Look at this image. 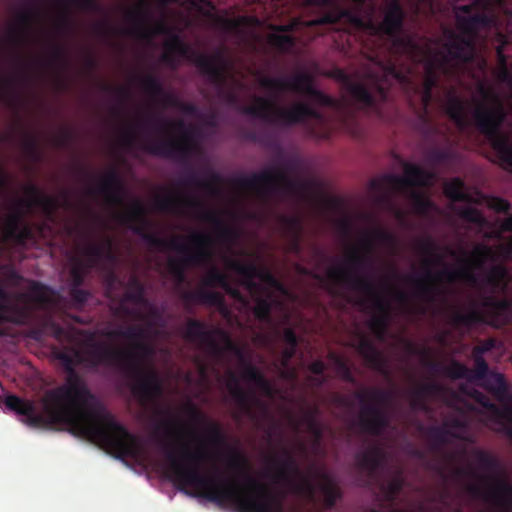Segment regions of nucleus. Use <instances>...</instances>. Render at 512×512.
<instances>
[{
    "label": "nucleus",
    "instance_id": "1",
    "mask_svg": "<svg viewBox=\"0 0 512 512\" xmlns=\"http://www.w3.org/2000/svg\"><path fill=\"white\" fill-rule=\"evenodd\" d=\"M85 350L72 346L54 347L52 355L67 373L65 384L49 390L42 398L43 412L37 411L31 400L16 395L5 398V406L22 416V422L32 428H46L65 425L70 433L86 438L103 447L115 458H138L142 446L137 436L117 421L115 416L102 405L94 409L85 406L93 400L84 380L76 371V366L96 368L111 366L113 358L128 359L129 351L119 350L106 342L95 339V333L88 332L84 341Z\"/></svg>",
    "mask_w": 512,
    "mask_h": 512
},
{
    "label": "nucleus",
    "instance_id": "2",
    "mask_svg": "<svg viewBox=\"0 0 512 512\" xmlns=\"http://www.w3.org/2000/svg\"><path fill=\"white\" fill-rule=\"evenodd\" d=\"M419 251L429 259L424 261L425 273L421 277L407 276L414 288V296L426 304H432L439 295V289L433 284L435 281H446L452 283L456 280H463L472 286L490 288L492 293L503 291L507 287L509 271L503 264L493 265L480 279L474 268H482L485 261L491 255V249L487 246H477L469 258L465 259L463 265L457 269H449L446 265L438 272H433L430 266L444 265V256L438 252L437 245L429 238H422L417 241Z\"/></svg>",
    "mask_w": 512,
    "mask_h": 512
},
{
    "label": "nucleus",
    "instance_id": "3",
    "mask_svg": "<svg viewBox=\"0 0 512 512\" xmlns=\"http://www.w3.org/2000/svg\"><path fill=\"white\" fill-rule=\"evenodd\" d=\"M133 233L140 236L142 240L153 248L161 250H173L182 256L179 259L170 258L168 269L170 274L179 283L186 280V268L194 265H204L211 262L213 238L210 234L202 231L192 232L187 240L188 244H182L180 236H173L164 239L155 233L148 232L149 225L146 218V209L141 201L135 200L130 208L121 217Z\"/></svg>",
    "mask_w": 512,
    "mask_h": 512
},
{
    "label": "nucleus",
    "instance_id": "4",
    "mask_svg": "<svg viewBox=\"0 0 512 512\" xmlns=\"http://www.w3.org/2000/svg\"><path fill=\"white\" fill-rule=\"evenodd\" d=\"M478 93L484 102H477L472 114L476 129L487 139L501 165L512 169V140L502 132L506 110L500 95L483 83L478 85Z\"/></svg>",
    "mask_w": 512,
    "mask_h": 512
},
{
    "label": "nucleus",
    "instance_id": "5",
    "mask_svg": "<svg viewBox=\"0 0 512 512\" xmlns=\"http://www.w3.org/2000/svg\"><path fill=\"white\" fill-rule=\"evenodd\" d=\"M343 18L358 27H365L374 35L388 38L392 45L403 53H409L416 48L412 38L403 35L406 12L399 0H390L384 10L380 22L368 20L364 22L361 17L354 15L348 9L334 8L319 17L316 24H337Z\"/></svg>",
    "mask_w": 512,
    "mask_h": 512
},
{
    "label": "nucleus",
    "instance_id": "6",
    "mask_svg": "<svg viewBox=\"0 0 512 512\" xmlns=\"http://www.w3.org/2000/svg\"><path fill=\"white\" fill-rule=\"evenodd\" d=\"M472 455L481 469L488 474L480 475L471 466L457 469L460 476L468 475L476 477L488 483L483 487L479 484H470L468 492L478 498L492 503L500 509V512H512V484L505 478V470L501 461L488 451L474 449Z\"/></svg>",
    "mask_w": 512,
    "mask_h": 512
},
{
    "label": "nucleus",
    "instance_id": "7",
    "mask_svg": "<svg viewBox=\"0 0 512 512\" xmlns=\"http://www.w3.org/2000/svg\"><path fill=\"white\" fill-rule=\"evenodd\" d=\"M293 170L291 163H285L283 168L265 169L250 176H238L232 179V185L240 190L255 191L257 196L268 201L273 195L298 196L313 188V182L291 178Z\"/></svg>",
    "mask_w": 512,
    "mask_h": 512
},
{
    "label": "nucleus",
    "instance_id": "8",
    "mask_svg": "<svg viewBox=\"0 0 512 512\" xmlns=\"http://www.w3.org/2000/svg\"><path fill=\"white\" fill-rule=\"evenodd\" d=\"M165 47L166 52L161 60L168 66L178 65L177 55L191 61L212 84L222 87L226 83L228 62L223 48H217L212 55L199 53L185 43L178 33H171Z\"/></svg>",
    "mask_w": 512,
    "mask_h": 512
},
{
    "label": "nucleus",
    "instance_id": "9",
    "mask_svg": "<svg viewBox=\"0 0 512 512\" xmlns=\"http://www.w3.org/2000/svg\"><path fill=\"white\" fill-rule=\"evenodd\" d=\"M328 277L371 299L378 315L371 318L369 328L379 340H383L389 324L390 304L381 295L375 278L370 274L351 273L343 268H330Z\"/></svg>",
    "mask_w": 512,
    "mask_h": 512
},
{
    "label": "nucleus",
    "instance_id": "10",
    "mask_svg": "<svg viewBox=\"0 0 512 512\" xmlns=\"http://www.w3.org/2000/svg\"><path fill=\"white\" fill-rule=\"evenodd\" d=\"M446 55L440 60L436 57L428 59L424 68V79L421 88V102L424 109L431 104L433 100V89L440 81V72L448 73L447 64L450 60H455L462 64L473 61L475 55V46L471 39L451 34L444 44Z\"/></svg>",
    "mask_w": 512,
    "mask_h": 512
},
{
    "label": "nucleus",
    "instance_id": "11",
    "mask_svg": "<svg viewBox=\"0 0 512 512\" xmlns=\"http://www.w3.org/2000/svg\"><path fill=\"white\" fill-rule=\"evenodd\" d=\"M242 112L267 123L284 127L306 125L310 119L317 122L324 121L323 114L308 103L297 102L291 108H283L274 99L263 96H256L254 103L243 107Z\"/></svg>",
    "mask_w": 512,
    "mask_h": 512
},
{
    "label": "nucleus",
    "instance_id": "12",
    "mask_svg": "<svg viewBox=\"0 0 512 512\" xmlns=\"http://www.w3.org/2000/svg\"><path fill=\"white\" fill-rule=\"evenodd\" d=\"M146 123L156 125L157 129L164 130L167 127L181 131L179 139L164 138L157 141H142L140 148L154 156L174 159L182 163H188L192 154L197 150V144L192 139L195 129L187 126L183 120L173 121L160 117L149 119Z\"/></svg>",
    "mask_w": 512,
    "mask_h": 512
},
{
    "label": "nucleus",
    "instance_id": "13",
    "mask_svg": "<svg viewBox=\"0 0 512 512\" xmlns=\"http://www.w3.org/2000/svg\"><path fill=\"white\" fill-rule=\"evenodd\" d=\"M361 404L359 426L362 431L372 436H380L389 427L390 418L384 406L391 402L393 393L381 388H366L355 393Z\"/></svg>",
    "mask_w": 512,
    "mask_h": 512
},
{
    "label": "nucleus",
    "instance_id": "14",
    "mask_svg": "<svg viewBox=\"0 0 512 512\" xmlns=\"http://www.w3.org/2000/svg\"><path fill=\"white\" fill-rule=\"evenodd\" d=\"M128 351L131 354L130 358H113L111 366L118 368L133 379L132 393L142 405L152 403L162 393L159 376L153 370L144 371L143 368H140L136 353Z\"/></svg>",
    "mask_w": 512,
    "mask_h": 512
},
{
    "label": "nucleus",
    "instance_id": "15",
    "mask_svg": "<svg viewBox=\"0 0 512 512\" xmlns=\"http://www.w3.org/2000/svg\"><path fill=\"white\" fill-rule=\"evenodd\" d=\"M259 85L263 89L278 95L284 91H293L310 97L316 104L325 107H336L337 101L317 89L314 86L313 78L305 72H299L289 77H269L259 78Z\"/></svg>",
    "mask_w": 512,
    "mask_h": 512
},
{
    "label": "nucleus",
    "instance_id": "16",
    "mask_svg": "<svg viewBox=\"0 0 512 512\" xmlns=\"http://www.w3.org/2000/svg\"><path fill=\"white\" fill-rule=\"evenodd\" d=\"M374 241H378L391 248H396L397 246V238L394 234L385 229L376 228L361 239L360 246L363 253H360L357 248H353L344 264L335 268L347 269L351 273H359V270H373Z\"/></svg>",
    "mask_w": 512,
    "mask_h": 512
},
{
    "label": "nucleus",
    "instance_id": "17",
    "mask_svg": "<svg viewBox=\"0 0 512 512\" xmlns=\"http://www.w3.org/2000/svg\"><path fill=\"white\" fill-rule=\"evenodd\" d=\"M435 179V174L427 171L415 164L406 163L404 165V176L395 174H385L380 180H373L372 186L379 187L381 185L401 191L408 187H427Z\"/></svg>",
    "mask_w": 512,
    "mask_h": 512
},
{
    "label": "nucleus",
    "instance_id": "18",
    "mask_svg": "<svg viewBox=\"0 0 512 512\" xmlns=\"http://www.w3.org/2000/svg\"><path fill=\"white\" fill-rule=\"evenodd\" d=\"M215 335L223 338L227 346L234 347L229 335L223 330L216 328L208 330L206 324L197 319H188L185 324L184 338L191 342H197L203 349L207 350L213 355H219L221 348Z\"/></svg>",
    "mask_w": 512,
    "mask_h": 512
},
{
    "label": "nucleus",
    "instance_id": "19",
    "mask_svg": "<svg viewBox=\"0 0 512 512\" xmlns=\"http://www.w3.org/2000/svg\"><path fill=\"white\" fill-rule=\"evenodd\" d=\"M162 449L166 455V458H167V466H166V475L167 477L173 481L178 487L179 489L181 490H184L186 493H188V495H191V492H188L186 490L187 486H182L181 484H179L178 482H176L172 476V473H171V455L174 456V458L183 466V467H186V468H189V467H192L193 465H196L198 471H200V463L203 462L204 460L207 459L208 457V453L207 451L204 449V448H199L197 450H191L189 448L188 445L186 444H181L180 445V458H178L175 454V452L166 444H163L162 445ZM201 475L202 473L199 472ZM216 473H221L220 471L218 470H215L213 473H210V474H203V476H208V475H213V474H216ZM188 487H191L195 490V492L193 493V495L195 496H198V497H201L203 498L202 496H199L198 493H197V490L195 487L193 486H189Z\"/></svg>",
    "mask_w": 512,
    "mask_h": 512
},
{
    "label": "nucleus",
    "instance_id": "20",
    "mask_svg": "<svg viewBox=\"0 0 512 512\" xmlns=\"http://www.w3.org/2000/svg\"><path fill=\"white\" fill-rule=\"evenodd\" d=\"M335 77L347 83L348 91L355 101L376 112L380 111V103L388 99V90L383 86L377 85L376 93L373 94L364 84L351 82L348 75L341 69L335 70Z\"/></svg>",
    "mask_w": 512,
    "mask_h": 512
},
{
    "label": "nucleus",
    "instance_id": "21",
    "mask_svg": "<svg viewBox=\"0 0 512 512\" xmlns=\"http://www.w3.org/2000/svg\"><path fill=\"white\" fill-rule=\"evenodd\" d=\"M89 195H101L111 205H122L125 186L116 168H110L96 187L88 189Z\"/></svg>",
    "mask_w": 512,
    "mask_h": 512
},
{
    "label": "nucleus",
    "instance_id": "22",
    "mask_svg": "<svg viewBox=\"0 0 512 512\" xmlns=\"http://www.w3.org/2000/svg\"><path fill=\"white\" fill-rule=\"evenodd\" d=\"M24 191L28 198H20L19 204L26 206L28 211L31 210L33 207H39L44 211V213L47 216L52 217L56 210L59 209L60 207H70V200L68 198L67 193L65 194L64 200L60 201L56 197L45 195L34 184L27 185Z\"/></svg>",
    "mask_w": 512,
    "mask_h": 512
},
{
    "label": "nucleus",
    "instance_id": "23",
    "mask_svg": "<svg viewBox=\"0 0 512 512\" xmlns=\"http://www.w3.org/2000/svg\"><path fill=\"white\" fill-rule=\"evenodd\" d=\"M127 16L133 25L124 30L126 35L149 40L154 34L166 35L170 39L171 33H174L163 22L157 23L153 30L149 29L145 24L144 12L140 8L129 11Z\"/></svg>",
    "mask_w": 512,
    "mask_h": 512
},
{
    "label": "nucleus",
    "instance_id": "24",
    "mask_svg": "<svg viewBox=\"0 0 512 512\" xmlns=\"http://www.w3.org/2000/svg\"><path fill=\"white\" fill-rule=\"evenodd\" d=\"M201 203L193 196L169 193L167 195H156L154 207L160 212L178 213L182 208H197Z\"/></svg>",
    "mask_w": 512,
    "mask_h": 512
},
{
    "label": "nucleus",
    "instance_id": "25",
    "mask_svg": "<svg viewBox=\"0 0 512 512\" xmlns=\"http://www.w3.org/2000/svg\"><path fill=\"white\" fill-rule=\"evenodd\" d=\"M187 413L193 422L204 424L206 426V439L211 445L223 447L226 444V437L219 423L208 420L207 417L193 404L187 406Z\"/></svg>",
    "mask_w": 512,
    "mask_h": 512
},
{
    "label": "nucleus",
    "instance_id": "26",
    "mask_svg": "<svg viewBox=\"0 0 512 512\" xmlns=\"http://www.w3.org/2000/svg\"><path fill=\"white\" fill-rule=\"evenodd\" d=\"M357 467L366 472L369 477L374 476L386 461L384 450L379 445L370 446L368 449L356 454Z\"/></svg>",
    "mask_w": 512,
    "mask_h": 512
},
{
    "label": "nucleus",
    "instance_id": "27",
    "mask_svg": "<svg viewBox=\"0 0 512 512\" xmlns=\"http://www.w3.org/2000/svg\"><path fill=\"white\" fill-rule=\"evenodd\" d=\"M35 18L36 12L33 8L22 9L17 14V27L13 26L9 29V42L16 47L22 46L27 41Z\"/></svg>",
    "mask_w": 512,
    "mask_h": 512
},
{
    "label": "nucleus",
    "instance_id": "28",
    "mask_svg": "<svg viewBox=\"0 0 512 512\" xmlns=\"http://www.w3.org/2000/svg\"><path fill=\"white\" fill-rule=\"evenodd\" d=\"M357 351L370 368L388 376L389 372L387 370L385 358L367 337L360 338Z\"/></svg>",
    "mask_w": 512,
    "mask_h": 512
},
{
    "label": "nucleus",
    "instance_id": "29",
    "mask_svg": "<svg viewBox=\"0 0 512 512\" xmlns=\"http://www.w3.org/2000/svg\"><path fill=\"white\" fill-rule=\"evenodd\" d=\"M226 387L230 396L235 400L241 410L249 413L252 404L256 402L258 397H256L254 393L248 392L242 388L238 376L232 370L227 372Z\"/></svg>",
    "mask_w": 512,
    "mask_h": 512
},
{
    "label": "nucleus",
    "instance_id": "30",
    "mask_svg": "<svg viewBox=\"0 0 512 512\" xmlns=\"http://www.w3.org/2000/svg\"><path fill=\"white\" fill-rule=\"evenodd\" d=\"M271 461L277 468L275 474L277 480L290 483L294 476L301 474L296 458L288 449H283L282 456L273 457Z\"/></svg>",
    "mask_w": 512,
    "mask_h": 512
},
{
    "label": "nucleus",
    "instance_id": "31",
    "mask_svg": "<svg viewBox=\"0 0 512 512\" xmlns=\"http://www.w3.org/2000/svg\"><path fill=\"white\" fill-rule=\"evenodd\" d=\"M221 182L222 178L217 172L208 171L207 178L203 180L192 168H189L186 175L180 180V185L201 188L216 195L219 193L218 185Z\"/></svg>",
    "mask_w": 512,
    "mask_h": 512
},
{
    "label": "nucleus",
    "instance_id": "32",
    "mask_svg": "<svg viewBox=\"0 0 512 512\" xmlns=\"http://www.w3.org/2000/svg\"><path fill=\"white\" fill-rule=\"evenodd\" d=\"M25 317L24 309L13 303L11 294L0 287V321L21 324Z\"/></svg>",
    "mask_w": 512,
    "mask_h": 512
},
{
    "label": "nucleus",
    "instance_id": "33",
    "mask_svg": "<svg viewBox=\"0 0 512 512\" xmlns=\"http://www.w3.org/2000/svg\"><path fill=\"white\" fill-rule=\"evenodd\" d=\"M272 33L267 37L269 44L282 53L289 52L295 46V38L281 33L291 32L294 24L272 25Z\"/></svg>",
    "mask_w": 512,
    "mask_h": 512
},
{
    "label": "nucleus",
    "instance_id": "34",
    "mask_svg": "<svg viewBox=\"0 0 512 512\" xmlns=\"http://www.w3.org/2000/svg\"><path fill=\"white\" fill-rule=\"evenodd\" d=\"M444 110L457 127L464 128L467 126L466 102L454 92L447 95Z\"/></svg>",
    "mask_w": 512,
    "mask_h": 512
},
{
    "label": "nucleus",
    "instance_id": "35",
    "mask_svg": "<svg viewBox=\"0 0 512 512\" xmlns=\"http://www.w3.org/2000/svg\"><path fill=\"white\" fill-rule=\"evenodd\" d=\"M450 323L455 327L470 328L475 324L484 323L485 315L474 303L468 312H462L459 308L454 307L449 312Z\"/></svg>",
    "mask_w": 512,
    "mask_h": 512
},
{
    "label": "nucleus",
    "instance_id": "36",
    "mask_svg": "<svg viewBox=\"0 0 512 512\" xmlns=\"http://www.w3.org/2000/svg\"><path fill=\"white\" fill-rule=\"evenodd\" d=\"M484 387L499 402L506 403L512 399L510 395V387L503 374L492 371L484 380Z\"/></svg>",
    "mask_w": 512,
    "mask_h": 512
},
{
    "label": "nucleus",
    "instance_id": "37",
    "mask_svg": "<svg viewBox=\"0 0 512 512\" xmlns=\"http://www.w3.org/2000/svg\"><path fill=\"white\" fill-rule=\"evenodd\" d=\"M284 233L291 240L292 249L300 251V241L303 232L302 220L299 216L281 215L279 217Z\"/></svg>",
    "mask_w": 512,
    "mask_h": 512
},
{
    "label": "nucleus",
    "instance_id": "38",
    "mask_svg": "<svg viewBox=\"0 0 512 512\" xmlns=\"http://www.w3.org/2000/svg\"><path fill=\"white\" fill-rule=\"evenodd\" d=\"M320 409L314 405L304 410L303 421L306 424L308 433L313 437L315 446H320L324 437V428L319 421Z\"/></svg>",
    "mask_w": 512,
    "mask_h": 512
},
{
    "label": "nucleus",
    "instance_id": "39",
    "mask_svg": "<svg viewBox=\"0 0 512 512\" xmlns=\"http://www.w3.org/2000/svg\"><path fill=\"white\" fill-rule=\"evenodd\" d=\"M182 298L185 302L207 304L216 307H221L224 305V297L221 293L208 291L205 289L185 291L182 294Z\"/></svg>",
    "mask_w": 512,
    "mask_h": 512
},
{
    "label": "nucleus",
    "instance_id": "40",
    "mask_svg": "<svg viewBox=\"0 0 512 512\" xmlns=\"http://www.w3.org/2000/svg\"><path fill=\"white\" fill-rule=\"evenodd\" d=\"M427 366L435 372L443 370L445 375L451 379H467L471 380V369L461 362L452 361L448 366H442L439 362L428 361Z\"/></svg>",
    "mask_w": 512,
    "mask_h": 512
},
{
    "label": "nucleus",
    "instance_id": "41",
    "mask_svg": "<svg viewBox=\"0 0 512 512\" xmlns=\"http://www.w3.org/2000/svg\"><path fill=\"white\" fill-rule=\"evenodd\" d=\"M202 220L211 223L217 232L220 241L224 243H232L237 238L235 230L227 226L223 220L214 212L206 211L201 215Z\"/></svg>",
    "mask_w": 512,
    "mask_h": 512
},
{
    "label": "nucleus",
    "instance_id": "42",
    "mask_svg": "<svg viewBox=\"0 0 512 512\" xmlns=\"http://www.w3.org/2000/svg\"><path fill=\"white\" fill-rule=\"evenodd\" d=\"M490 22V18L484 13L457 16V25L466 34H474L479 28L489 26Z\"/></svg>",
    "mask_w": 512,
    "mask_h": 512
},
{
    "label": "nucleus",
    "instance_id": "43",
    "mask_svg": "<svg viewBox=\"0 0 512 512\" xmlns=\"http://www.w3.org/2000/svg\"><path fill=\"white\" fill-rule=\"evenodd\" d=\"M126 293L123 300L143 306L149 305V301L145 296V287L137 276H132L126 283Z\"/></svg>",
    "mask_w": 512,
    "mask_h": 512
},
{
    "label": "nucleus",
    "instance_id": "44",
    "mask_svg": "<svg viewBox=\"0 0 512 512\" xmlns=\"http://www.w3.org/2000/svg\"><path fill=\"white\" fill-rule=\"evenodd\" d=\"M108 338H124L131 340L132 343L144 340L147 337L146 329L141 325H129L126 328L118 327L117 329L106 331L103 333Z\"/></svg>",
    "mask_w": 512,
    "mask_h": 512
},
{
    "label": "nucleus",
    "instance_id": "45",
    "mask_svg": "<svg viewBox=\"0 0 512 512\" xmlns=\"http://www.w3.org/2000/svg\"><path fill=\"white\" fill-rule=\"evenodd\" d=\"M445 195L454 202L473 203L472 197L465 192L464 181L458 177L451 179L444 185Z\"/></svg>",
    "mask_w": 512,
    "mask_h": 512
},
{
    "label": "nucleus",
    "instance_id": "46",
    "mask_svg": "<svg viewBox=\"0 0 512 512\" xmlns=\"http://www.w3.org/2000/svg\"><path fill=\"white\" fill-rule=\"evenodd\" d=\"M112 248V239L104 236L100 243H88L84 247V254L89 258L91 267L93 264L102 259L106 254H110Z\"/></svg>",
    "mask_w": 512,
    "mask_h": 512
},
{
    "label": "nucleus",
    "instance_id": "47",
    "mask_svg": "<svg viewBox=\"0 0 512 512\" xmlns=\"http://www.w3.org/2000/svg\"><path fill=\"white\" fill-rule=\"evenodd\" d=\"M17 299H26L38 305H45L49 302L48 288L40 282L33 281L27 293L17 294Z\"/></svg>",
    "mask_w": 512,
    "mask_h": 512
},
{
    "label": "nucleus",
    "instance_id": "48",
    "mask_svg": "<svg viewBox=\"0 0 512 512\" xmlns=\"http://www.w3.org/2000/svg\"><path fill=\"white\" fill-rule=\"evenodd\" d=\"M441 386L435 382H427L419 387H417L412 392V402L411 405L413 408H418L421 410H426V405L423 399L428 395H433L440 392Z\"/></svg>",
    "mask_w": 512,
    "mask_h": 512
},
{
    "label": "nucleus",
    "instance_id": "49",
    "mask_svg": "<svg viewBox=\"0 0 512 512\" xmlns=\"http://www.w3.org/2000/svg\"><path fill=\"white\" fill-rule=\"evenodd\" d=\"M496 79L512 88V66L508 64L507 56L502 48L497 49V69L495 71Z\"/></svg>",
    "mask_w": 512,
    "mask_h": 512
},
{
    "label": "nucleus",
    "instance_id": "50",
    "mask_svg": "<svg viewBox=\"0 0 512 512\" xmlns=\"http://www.w3.org/2000/svg\"><path fill=\"white\" fill-rule=\"evenodd\" d=\"M253 314L261 322H270L273 308L272 300L269 296L258 295L255 299Z\"/></svg>",
    "mask_w": 512,
    "mask_h": 512
},
{
    "label": "nucleus",
    "instance_id": "51",
    "mask_svg": "<svg viewBox=\"0 0 512 512\" xmlns=\"http://www.w3.org/2000/svg\"><path fill=\"white\" fill-rule=\"evenodd\" d=\"M141 87L143 91L154 101L160 100V96L165 90L160 79L152 74H148L141 79Z\"/></svg>",
    "mask_w": 512,
    "mask_h": 512
},
{
    "label": "nucleus",
    "instance_id": "52",
    "mask_svg": "<svg viewBox=\"0 0 512 512\" xmlns=\"http://www.w3.org/2000/svg\"><path fill=\"white\" fill-rule=\"evenodd\" d=\"M426 159L432 165L448 164L455 159V152L449 147H432L426 152Z\"/></svg>",
    "mask_w": 512,
    "mask_h": 512
},
{
    "label": "nucleus",
    "instance_id": "53",
    "mask_svg": "<svg viewBox=\"0 0 512 512\" xmlns=\"http://www.w3.org/2000/svg\"><path fill=\"white\" fill-rule=\"evenodd\" d=\"M229 350H232L236 353V355L240 358L242 364V378L247 382L252 384H256L260 376L263 374L256 366H254L251 362L246 361L243 357L242 351L238 349L235 345L234 347L227 346Z\"/></svg>",
    "mask_w": 512,
    "mask_h": 512
},
{
    "label": "nucleus",
    "instance_id": "54",
    "mask_svg": "<svg viewBox=\"0 0 512 512\" xmlns=\"http://www.w3.org/2000/svg\"><path fill=\"white\" fill-rule=\"evenodd\" d=\"M321 492L324 496L325 506L327 508H333L336 502L342 497L340 488L328 477H325L321 485Z\"/></svg>",
    "mask_w": 512,
    "mask_h": 512
},
{
    "label": "nucleus",
    "instance_id": "55",
    "mask_svg": "<svg viewBox=\"0 0 512 512\" xmlns=\"http://www.w3.org/2000/svg\"><path fill=\"white\" fill-rule=\"evenodd\" d=\"M410 198L414 211L418 215L426 216L434 208V204L430 198L420 192L412 191Z\"/></svg>",
    "mask_w": 512,
    "mask_h": 512
},
{
    "label": "nucleus",
    "instance_id": "56",
    "mask_svg": "<svg viewBox=\"0 0 512 512\" xmlns=\"http://www.w3.org/2000/svg\"><path fill=\"white\" fill-rule=\"evenodd\" d=\"M426 436L434 448H439L448 443V437L452 436V432L445 427L431 426L426 430Z\"/></svg>",
    "mask_w": 512,
    "mask_h": 512
},
{
    "label": "nucleus",
    "instance_id": "57",
    "mask_svg": "<svg viewBox=\"0 0 512 512\" xmlns=\"http://www.w3.org/2000/svg\"><path fill=\"white\" fill-rule=\"evenodd\" d=\"M483 308L488 310L493 316H498L508 309V302L499 299L494 295H486L481 301Z\"/></svg>",
    "mask_w": 512,
    "mask_h": 512
},
{
    "label": "nucleus",
    "instance_id": "58",
    "mask_svg": "<svg viewBox=\"0 0 512 512\" xmlns=\"http://www.w3.org/2000/svg\"><path fill=\"white\" fill-rule=\"evenodd\" d=\"M457 213L461 219L468 223L475 224L479 227H484L487 224V220L483 214L474 207L460 208Z\"/></svg>",
    "mask_w": 512,
    "mask_h": 512
},
{
    "label": "nucleus",
    "instance_id": "59",
    "mask_svg": "<svg viewBox=\"0 0 512 512\" xmlns=\"http://www.w3.org/2000/svg\"><path fill=\"white\" fill-rule=\"evenodd\" d=\"M115 348L119 350H131L136 353L139 359L140 368H143V361L152 357L155 353L154 348L151 345L145 343L143 340L132 343L129 348Z\"/></svg>",
    "mask_w": 512,
    "mask_h": 512
},
{
    "label": "nucleus",
    "instance_id": "60",
    "mask_svg": "<svg viewBox=\"0 0 512 512\" xmlns=\"http://www.w3.org/2000/svg\"><path fill=\"white\" fill-rule=\"evenodd\" d=\"M22 146L25 154L33 161H38L41 157V152L39 148V143L37 138L30 134L25 132Z\"/></svg>",
    "mask_w": 512,
    "mask_h": 512
},
{
    "label": "nucleus",
    "instance_id": "61",
    "mask_svg": "<svg viewBox=\"0 0 512 512\" xmlns=\"http://www.w3.org/2000/svg\"><path fill=\"white\" fill-rule=\"evenodd\" d=\"M227 280L228 275L226 273L220 271L217 267L212 266L208 270L203 283L208 287L219 286L222 288Z\"/></svg>",
    "mask_w": 512,
    "mask_h": 512
},
{
    "label": "nucleus",
    "instance_id": "62",
    "mask_svg": "<svg viewBox=\"0 0 512 512\" xmlns=\"http://www.w3.org/2000/svg\"><path fill=\"white\" fill-rule=\"evenodd\" d=\"M474 368L471 369V380L483 381L492 371L489 370L488 363L482 356H472Z\"/></svg>",
    "mask_w": 512,
    "mask_h": 512
},
{
    "label": "nucleus",
    "instance_id": "63",
    "mask_svg": "<svg viewBox=\"0 0 512 512\" xmlns=\"http://www.w3.org/2000/svg\"><path fill=\"white\" fill-rule=\"evenodd\" d=\"M334 363L338 376L345 382L350 384H356V378L351 370L348 363L342 358L335 356Z\"/></svg>",
    "mask_w": 512,
    "mask_h": 512
},
{
    "label": "nucleus",
    "instance_id": "64",
    "mask_svg": "<svg viewBox=\"0 0 512 512\" xmlns=\"http://www.w3.org/2000/svg\"><path fill=\"white\" fill-rule=\"evenodd\" d=\"M33 238L31 227L23 223L15 232L10 234L7 239L14 241L18 245H25L27 241Z\"/></svg>",
    "mask_w": 512,
    "mask_h": 512
}]
</instances>
